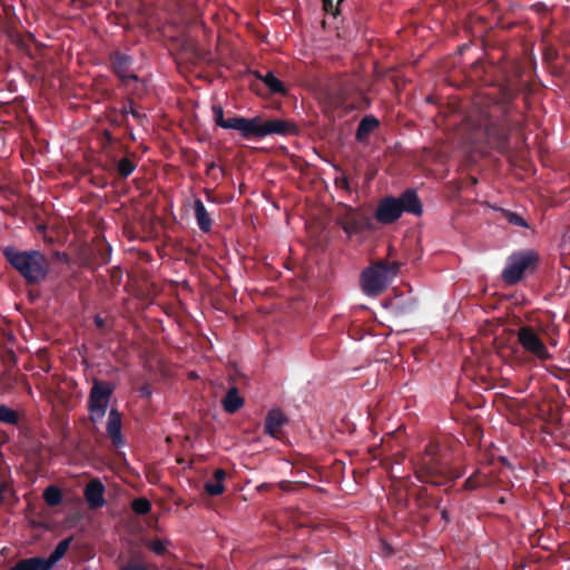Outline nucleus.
Returning a JSON list of instances; mask_svg holds the SVG:
<instances>
[{"mask_svg":"<svg viewBox=\"0 0 570 570\" xmlns=\"http://www.w3.org/2000/svg\"><path fill=\"white\" fill-rule=\"evenodd\" d=\"M46 264V258L43 255H41L39 252H38V267H37V271H38V281L40 278H43L47 274V268L45 266Z\"/></svg>","mask_w":570,"mask_h":570,"instance_id":"nucleus-33","label":"nucleus"},{"mask_svg":"<svg viewBox=\"0 0 570 570\" xmlns=\"http://www.w3.org/2000/svg\"><path fill=\"white\" fill-rule=\"evenodd\" d=\"M286 422L287 419L282 410L272 409L265 417L264 433L276 436Z\"/></svg>","mask_w":570,"mask_h":570,"instance_id":"nucleus-15","label":"nucleus"},{"mask_svg":"<svg viewBox=\"0 0 570 570\" xmlns=\"http://www.w3.org/2000/svg\"><path fill=\"white\" fill-rule=\"evenodd\" d=\"M403 213L414 216L423 214L422 202L413 188L405 189L399 197L386 196L381 199L374 217L379 223L390 225L395 223Z\"/></svg>","mask_w":570,"mask_h":570,"instance_id":"nucleus-4","label":"nucleus"},{"mask_svg":"<svg viewBox=\"0 0 570 570\" xmlns=\"http://www.w3.org/2000/svg\"><path fill=\"white\" fill-rule=\"evenodd\" d=\"M540 257L534 249H522L512 253L507 258L501 273L504 284L512 286L523 279L527 274H533L539 266Z\"/></svg>","mask_w":570,"mask_h":570,"instance_id":"nucleus-6","label":"nucleus"},{"mask_svg":"<svg viewBox=\"0 0 570 570\" xmlns=\"http://www.w3.org/2000/svg\"><path fill=\"white\" fill-rule=\"evenodd\" d=\"M487 483V478L479 472H474L463 483L462 489L465 491H472L479 489Z\"/></svg>","mask_w":570,"mask_h":570,"instance_id":"nucleus-26","label":"nucleus"},{"mask_svg":"<svg viewBox=\"0 0 570 570\" xmlns=\"http://www.w3.org/2000/svg\"><path fill=\"white\" fill-rule=\"evenodd\" d=\"M141 542L146 548H148L156 556L166 554L168 547L170 546L169 540L159 539V538H157V539L142 538Z\"/></svg>","mask_w":570,"mask_h":570,"instance_id":"nucleus-22","label":"nucleus"},{"mask_svg":"<svg viewBox=\"0 0 570 570\" xmlns=\"http://www.w3.org/2000/svg\"><path fill=\"white\" fill-rule=\"evenodd\" d=\"M107 434L115 446L124 445L121 434V414L117 409H111L107 421Z\"/></svg>","mask_w":570,"mask_h":570,"instance_id":"nucleus-14","label":"nucleus"},{"mask_svg":"<svg viewBox=\"0 0 570 570\" xmlns=\"http://www.w3.org/2000/svg\"><path fill=\"white\" fill-rule=\"evenodd\" d=\"M255 76L267 86L272 94H277L282 96L287 95V89L285 85L273 73V71H267L266 75L264 76L256 71Z\"/></svg>","mask_w":570,"mask_h":570,"instance_id":"nucleus-19","label":"nucleus"},{"mask_svg":"<svg viewBox=\"0 0 570 570\" xmlns=\"http://www.w3.org/2000/svg\"><path fill=\"white\" fill-rule=\"evenodd\" d=\"M3 255L29 283L36 282V250L20 252L14 247H6Z\"/></svg>","mask_w":570,"mask_h":570,"instance_id":"nucleus-10","label":"nucleus"},{"mask_svg":"<svg viewBox=\"0 0 570 570\" xmlns=\"http://www.w3.org/2000/svg\"><path fill=\"white\" fill-rule=\"evenodd\" d=\"M111 256V247L104 239L97 240L92 250V262L89 263L91 267L94 265H106L109 263Z\"/></svg>","mask_w":570,"mask_h":570,"instance_id":"nucleus-18","label":"nucleus"},{"mask_svg":"<svg viewBox=\"0 0 570 570\" xmlns=\"http://www.w3.org/2000/svg\"><path fill=\"white\" fill-rule=\"evenodd\" d=\"M42 237L43 242L52 245L56 242L60 240L62 238V233L59 230H56L48 225L41 224L38 222V237Z\"/></svg>","mask_w":570,"mask_h":570,"instance_id":"nucleus-23","label":"nucleus"},{"mask_svg":"<svg viewBox=\"0 0 570 570\" xmlns=\"http://www.w3.org/2000/svg\"><path fill=\"white\" fill-rule=\"evenodd\" d=\"M194 213L199 229L204 233H209L212 230L213 219L204 203L198 198L194 200Z\"/></svg>","mask_w":570,"mask_h":570,"instance_id":"nucleus-16","label":"nucleus"},{"mask_svg":"<svg viewBox=\"0 0 570 570\" xmlns=\"http://www.w3.org/2000/svg\"><path fill=\"white\" fill-rule=\"evenodd\" d=\"M130 114V104L128 102L127 106H124V108L120 111V117L127 121V117Z\"/></svg>","mask_w":570,"mask_h":570,"instance_id":"nucleus-40","label":"nucleus"},{"mask_svg":"<svg viewBox=\"0 0 570 570\" xmlns=\"http://www.w3.org/2000/svg\"><path fill=\"white\" fill-rule=\"evenodd\" d=\"M335 222L348 238L372 228L370 216L347 205H342L337 208Z\"/></svg>","mask_w":570,"mask_h":570,"instance_id":"nucleus-8","label":"nucleus"},{"mask_svg":"<svg viewBox=\"0 0 570 570\" xmlns=\"http://www.w3.org/2000/svg\"><path fill=\"white\" fill-rule=\"evenodd\" d=\"M114 386L104 381L95 380L88 397V410L94 422L100 421L107 411Z\"/></svg>","mask_w":570,"mask_h":570,"instance_id":"nucleus-9","label":"nucleus"},{"mask_svg":"<svg viewBox=\"0 0 570 570\" xmlns=\"http://www.w3.org/2000/svg\"><path fill=\"white\" fill-rule=\"evenodd\" d=\"M441 517L445 522H450V513L446 509L441 510Z\"/></svg>","mask_w":570,"mask_h":570,"instance_id":"nucleus-44","label":"nucleus"},{"mask_svg":"<svg viewBox=\"0 0 570 570\" xmlns=\"http://www.w3.org/2000/svg\"><path fill=\"white\" fill-rule=\"evenodd\" d=\"M131 509L138 515H146L151 511V503L146 498H137L131 502Z\"/></svg>","mask_w":570,"mask_h":570,"instance_id":"nucleus-27","label":"nucleus"},{"mask_svg":"<svg viewBox=\"0 0 570 570\" xmlns=\"http://www.w3.org/2000/svg\"><path fill=\"white\" fill-rule=\"evenodd\" d=\"M115 116H109V121L110 124L115 125V126H121L124 125V122L126 120H124L120 115L116 114V111H114Z\"/></svg>","mask_w":570,"mask_h":570,"instance_id":"nucleus-37","label":"nucleus"},{"mask_svg":"<svg viewBox=\"0 0 570 570\" xmlns=\"http://www.w3.org/2000/svg\"><path fill=\"white\" fill-rule=\"evenodd\" d=\"M94 323L97 328L104 330L105 328V320L100 315H96L94 318Z\"/></svg>","mask_w":570,"mask_h":570,"instance_id":"nucleus-39","label":"nucleus"},{"mask_svg":"<svg viewBox=\"0 0 570 570\" xmlns=\"http://www.w3.org/2000/svg\"><path fill=\"white\" fill-rule=\"evenodd\" d=\"M244 405V399L239 395L237 387H230L224 400L223 406L227 413H235Z\"/></svg>","mask_w":570,"mask_h":570,"instance_id":"nucleus-21","label":"nucleus"},{"mask_svg":"<svg viewBox=\"0 0 570 570\" xmlns=\"http://www.w3.org/2000/svg\"><path fill=\"white\" fill-rule=\"evenodd\" d=\"M119 570H149V564L144 561L142 554L132 552L130 560H128Z\"/></svg>","mask_w":570,"mask_h":570,"instance_id":"nucleus-24","label":"nucleus"},{"mask_svg":"<svg viewBox=\"0 0 570 570\" xmlns=\"http://www.w3.org/2000/svg\"><path fill=\"white\" fill-rule=\"evenodd\" d=\"M136 168V164L128 157L121 158L117 163V171L120 177L127 178L132 174Z\"/></svg>","mask_w":570,"mask_h":570,"instance_id":"nucleus-28","label":"nucleus"},{"mask_svg":"<svg viewBox=\"0 0 570 570\" xmlns=\"http://www.w3.org/2000/svg\"><path fill=\"white\" fill-rule=\"evenodd\" d=\"M500 97L483 111V121L487 137L494 146L503 151L509 144L510 132L512 130V120L510 114L513 109V100L519 94V89L510 85L500 86Z\"/></svg>","mask_w":570,"mask_h":570,"instance_id":"nucleus-2","label":"nucleus"},{"mask_svg":"<svg viewBox=\"0 0 570 570\" xmlns=\"http://www.w3.org/2000/svg\"><path fill=\"white\" fill-rule=\"evenodd\" d=\"M278 485L284 491H288L292 488V484L288 481H282V482H279Z\"/></svg>","mask_w":570,"mask_h":570,"instance_id":"nucleus-43","label":"nucleus"},{"mask_svg":"<svg viewBox=\"0 0 570 570\" xmlns=\"http://www.w3.org/2000/svg\"><path fill=\"white\" fill-rule=\"evenodd\" d=\"M441 502H442V500H438V501L435 502V509H438V510H440V511L442 510V509H441Z\"/></svg>","mask_w":570,"mask_h":570,"instance_id":"nucleus-48","label":"nucleus"},{"mask_svg":"<svg viewBox=\"0 0 570 570\" xmlns=\"http://www.w3.org/2000/svg\"><path fill=\"white\" fill-rule=\"evenodd\" d=\"M112 71L120 79L121 85L131 94L140 96L145 90V83L136 73L130 72L134 59L120 51H112L109 56Z\"/></svg>","mask_w":570,"mask_h":570,"instance_id":"nucleus-7","label":"nucleus"},{"mask_svg":"<svg viewBox=\"0 0 570 570\" xmlns=\"http://www.w3.org/2000/svg\"><path fill=\"white\" fill-rule=\"evenodd\" d=\"M140 393L142 396L145 397H149L151 395V391H150V387L148 385H144L141 389H140Z\"/></svg>","mask_w":570,"mask_h":570,"instance_id":"nucleus-42","label":"nucleus"},{"mask_svg":"<svg viewBox=\"0 0 570 570\" xmlns=\"http://www.w3.org/2000/svg\"><path fill=\"white\" fill-rule=\"evenodd\" d=\"M380 126V121L376 117L367 115L363 117L356 129V140L360 142L365 141L371 132Z\"/></svg>","mask_w":570,"mask_h":570,"instance_id":"nucleus-17","label":"nucleus"},{"mask_svg":"<svg viewBox=\"0 0 570 570\" xmlns=\"http://www.w3.org/2000/svg\"><path fill=\"white\" fill-rule=\"evenodd\" d=\"M502 215L507 219V222L511 225L519 226V227H529L525 219L517 213L503 209Z\"/></svg>","mask_w":570,"mask_h":570,"instance_id":"nucleus-30","label":"nucleus"},{"mask_svg":"<svg viewBox=\"0 0 570 570\" xmlns=\"http://www.w3.org/2000/svg\"><path fill=\"white\" fill-rule=\"evenodd\" d=\"M517 337L522 348L535 356L538 360L548 361L552 358V355L548 351L546 344L532 326H521L517 332Z\"/></svg>","mask_w":570,"mask_h":570,"instance_id":"nucleus-11","label":"nucleus"},{"mask_svg":"<svg viewBox=\"0 0 570 570\" xmlns=\"http://www.w3.org/2000/svg\"><path fill=\"white\" fill-rule=\"evenodd\" d=\"M43 500L49 507H57L62 501V492L57 485H50L43 491Z\"/></svg>","mask_w":570,"mask_h":570,"instance_id":"nucleus-25","label":"nucleus"},{"mask_svg":"<svg viewBox=\"0 0 570 570\" xmlns=\"http://www.w3.org/2000/svg\"><path fill=\"white\" fill-rule=\"evenodd\" d=\"M213 116L217 126L224 129L237 130L245 139L263 138L269 135L291 136L298 134L296 124L291 120H263L259 116L245 118L236 115L225 118L224 109L220 105L213 106Z\"/></svg>","mask_w":570,"mask_h":570,"instance_id":"nucleus-1","label":"nucleus"},{"mask_svg":"<svg viewBox=\"0 0 570 570\" xmlns=\"http://www.w3.org/2000/svg\"><path fill=\"white\" fill-rule=\"evenodd\" d=\"M83 497L91 510H97L106 504L105 485L99 479H92L83 489Z\"/></svg>","mask_w":570,"mask_h":570,"instance_id":"nucleus-12","label":"nucleus"},{"mask_svg":"<svg viewBox=\"0 0 570 570\" xmlns=\"http://www.w3.org/2000/svg\"><path fill=\"white\" fill-rule=\"evenodd\" d=\"M271 488V484L268 483H263L258 487L259 490H266V489H269Z\"/></svg>","mask_w":570,"mask_h":570,"instance_id":"nucleus-47","label":"nucleus"},{"mask_svg":"<svg viewBox=\"0 0 570 570\" xmlns=\"http://www.w3.org/2000/svg\"><path fill=\"white\" fill-rule=\"evenodd\" d=\"M413 464L416 479L434 487L444 485L460 476L459 474L452 475L451 469L442 454L441 445L435 441H430L425 445L424 451Z\"/></svg>","mask_w":570,"mask_h":570,"instance_id":"nucleus-3","label":"nucleus"},{"mask_svg":"<svg viewBox=\"0 0 570 570\" xmlns=\"http://www.w3.org/2000/svg\"><path fill=\"white\" fill-rule=\"evenodd\" d=\"M8 491V488L6 485H0V502H2L4 498V493Z\"/></svg>","mask_w":570,"mask_h":570,"instance_id":"nucleus-45","label":"nucleus"},{"mask_svg":"<svg viewBox=\"0 0 570 570\" xmlns=\"http://www.w3.org/2000/svg\"><path fill=\"white\" fill-rule=\"evenodd\" d=\"M73 537L62 539L48 558L38 557V570H50L68 551Z\"/></svg>","mask_w":570,"mask_h":570,"instance_id":"nucleus-13","label":"nucleus"},{"mask_svg":"<svg viewBox=\"0 0 570 570\" xmlns=\"http://www.w3.org/2000/svg\"><path fill=\"white\" fill-rule=\"evenodd\" d=\"M129 104H130V115L134 117V119L138 122V124H142V121L146 119V115L144 114H140L139 111H137L135 108H134V102L131 99H129Z\"/></svg>","mask_w":570,"mask_h":570,"instance_id":"nucleus-35","label":"nucleus"},{"mask_svg":"<svg viewBox=\"0 0 570 570\" xmlns=\"http://www.w3.org/2000/svg\"><path fill=\"white\" fill-rule=\"evenodd\" d=\"M216 167V164L214 161H210L209 164H207V167H206V174L209 175L210 171Z\"/></svg>","mask_w":570,"mask_h":570,"instance_id":"nucleus-46","label":"nucleus"},{"mask_svg":"<svg viewBox=\"0 0 570 570\" xmlns=\"http://www.w3.org/2000/svg\"><path fill=\"white\" fill-rule=\"evenodd\" d=\"M122 278V273L119 267H114L110 269V279L112 284L119 285Z\"/></svg>","mask_w":570,"mask_h":570,"instance_id":"nucleus-34","label":"nucleus"},{"mask_svg":"<svg viewBox=\"0 0 570 570\" xmlns=\"http://www.w3.org/2000/svg\"><path fill=\"white\" fill-rule=\"evenodd\" d=\"M357 90L356 85L352 80L341 81L340 83V97L342 101H345L350 95Z\"/></svg>","mask_w":570,"mask_h":570,"instance_id":"nucleus-31","label":"nucleus"},{"mask_svg":"<svg viewBox=\"0 0 570 570\" xmlns=\"http://www.w3.org/2000/svg\"><path fill=\"white\" fill-rule=\"evenodd\" d=\"M0 422L7 424H16L18 422L17 412L7 405L0 404Z\"/></svg>","mask_w":570,"mask_h":570,"instance_id":"nucleus-29","label":"nucleus"},{"mask_svg":"<svg viewBox=\"0 0 570 570\" xmlns=\"http://www.w3.org/2000/svg\"><path fill=\"white\" fill-rule=\"evenodd\" d=\"M213 476H214V481H208L205 483V491L207 494H209L212 497H218L225 490L223 482L226 479V472L224 469L219 468L214 471Z\"/></svg>","mask_w":570,"mask_h":570,"instance_id":"nucleus-20","label":"nucleus"},{"mask_svg":"<svg viewBox=\"0 0 570 570\" xmlns=\"http://www.w3.org/2000/svg\"><path fill=\"white\" fill-rule=\"evenodd\" d=\"M55 255L60 262L68 263V255L66 253L56 252Z\"/></svg>","mask_w":570,"mask_h":570,"instance_id":"nucleus-41","label":"nucleus"},{"mask_svg":"<svg viewBox=\"0 0 570 570\" xmlns=\"http://www.w3.org/2000/svg\"><path fill=\"white\" fill-rule=\"evenodd\" d=\"M43 352H45V348H38V354H37V357H38V368H41L43 371H48V368L42 365V361H43Z\"/></svg>","mask_w":570,"mask_h":570,"instance_id":"nucleus-38","label":"nucleus"},{"mask_svg":"<svg viewBox=\"0 0 570 570\" xmlns=\"http://www.w3.org/2000/svg\"><path fill=\"white\" fill-rule=\"evenodd\" d=\"M324 10L328 13L336 14V7L333 3V0H322Z\"/></svg>","mask_w":570,"mask_h":570,"instance_id":"nucleus-36","label":"nucleus"},{"mask_svg":"<svg viewBox=\"0 0 570 570\" xmlns=\"http://www.w3.org/2000/svg\"><path fill=\"white\" fill-rule=\"evenodd\" d=\"M399 264L381 259L365 268L361 274V286L367 296H379L396 276Z\"/></svg>","mask_w":570,"mask_h":570,"instance_id":"nucleus-5","label":"nucleus"},{"mask_svg":"<svg viewBox=\"0 0 570 570\" xmlns=\"http://www.w3.org/2000/svg\"><path fill=\"white\" fill-rule=\"evenodd\" d=\"M10 570H36V557L21 560Z\"/></svg>","mask_w":570,"mask_h":570,"instance_id":"nucleus-32","label":"nucleus"}]
</instances>
